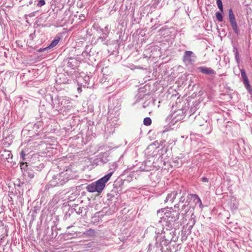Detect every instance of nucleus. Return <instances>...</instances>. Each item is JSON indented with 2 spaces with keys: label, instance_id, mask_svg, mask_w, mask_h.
<instances>
[{
  "label": "nucleus",
  "instance_id": "obj_7",
  "mask_svg": "<svg viewBox=\"0 0 252 252\" xmlns=\"http://www.w3.org/2000/svg\"><path fill=\"white\" fill-rule=\"evenodd\" d=\"M177 195V191H172L170 193H168L165 199V202L173 203L174 199L176 198Z\"/></svg>",
  "mask_w": 252,
  "mask_h": 252
},
{
  "label": "nucleus",
  "instance_id": "obj_9",
  "mask_svg": "<svg viewBox=\"0 0 252 252\" xmlns=\"http://www.w3.org/2000/svg\"><path fill=\"white\" fill-rule=\"evenodd\" d=\"M68 64L73 69H74L75 67L78 66V62L75 59L70 58L68 62Z\"/></svg>",
  "mask_w": 252,
  "mask_h": 252
},
{
  "label": "nucleus",
  "instance_id": "obj_21",
  "mask_svg": "<svg viewBox=\"0 0 252 252\" xmlns=\"http://www.w3.org/2000/svg\"><path fill=\"white\" fill-rule=\"evenodd\" d=\"M202 180L203 182H208V179L207 178H205V177H203L202 178Z\"/></svg>",
  "mask_w": 252,
  "mask_h": 252
},
{
  "label": "nucleus",
  "instance_id": "obj_11",
  "mask_svg": "<svg viewBox=\"0 0 252 252\" xmlns=\"http://www.w3.org/2000/svg\"><path fill=\"white\" fill-rule=\"evenodd\" d=\"M143 124L146 126H150L152 124V120L151 118L149 117H146L144 118L143 120Z\"/></svg>",
  "mask_w": 252,
  "mask_h": 252
},
{
  "label": "nucleus",
  "instance_id": "obj_5",
  "mask_svg": "<svg viewBox=\"0 0 252 252\" xmlns=\"http://www.w3.org/2000/svg\"><path fill=\"white\" fill-rule=\"evenodd\" d=\"M12 156L11 151L6 149L2 150L0 153V158L3 160H7L8 162L10 161L9 160L12 159Z\"/></svg>",
  "mask_w": 252,
  "mask_h": 252
},
{
  "label": "nucleus",
  "instance_id": "obj_2",
  "mask_svg": "<svg viewBox=\"0 0 252 252\" xmlns=\"http://www.w3.org/2000/svg\"><path fill=\"white\" fill-rule=\"evenodd\" d=\"M68 171L62 172L53 176L50 183L51 185L54 186H62L69 179L68 173Z\"/></svg>",
  "mask_w": 252,
  "mask_h": 252
},
{
  "label": "nucleus",
  "instance_id": "obj_6",
  "mask_svg": "<svg viewBox=\"0 0 252 252\" xmlns=\"http://www.w3.org/2000/svg\"><path fill=\"white\" fill-rule=\"evenodd\" d=\"M193 56V53L192 51H186L185 52L183 56V62L186 64H190L192 62L191 57Z\"/></svg>",
  "mask_w": 252,
  "mask_h": 252
},
{
  "label": "nucleus",
  "instance_id": "obj_22",
  "mask_svg": "<svg viewBox=\"0 0 252 252\" xmlns=\"http://www.w3.org/2000/svg\"><path fill=\"white\" fill-rule=\"evenodd\" d=\"M77 90H79V86L77 88Z\"/></svg>",
  "mask_w": 252,
  "mask_h": 252
},
{
  "label": "nucleus",
  "instance_id": "obj_20",
  "mask_svg": "<svg viewBox=\"0 0 252 252\" xmlns=\"http://www.w3.org/2000/svg\"><path fill=\"white\" fill-rule=\"evenodd\" d=\"M25 156H26L25 153L24 152V151H22L20 153V157L23 160H24L25 159Z\"/></svg>",
  "mask_w": 252,
  "mask_h": 252
},
{
  "label": "nucleus",
  "instance_id": "obj_10",
  "mask_svg": "<svg viewBox=\"0 0 252 252\" xmlns=\"http://www.w3.org/2000/svg\"><path fill=\"white\" fill-rule=\"evenodd\" d=\"M59 41H60L59 38H58L57 39H55L51 42L50 44L47 48L50 49V48H52L54 47L58 44V43L59 42Z\"/></svg>",
  "mask_w": 252,
  "mask_h": 252
},
{
  "label": "nucleus",
  "instance_id": "obj_8",
  "mask_svg": "<svg viewBox=\"0 0 252 252\" xmlns=\"http://www.w3.org/2000/svg\"><path fill=\"white\" fill-rule=\"evenodd\" d=\"M199 70L205 74H214L216 73L214 70L208 67H200Z\"/></svg>",
  "mask_w": 252,
  "mask_h": 252
},
{
  "label": "nucleus",
  "instance_id": "obj_1",
  "mask_svg": "<svg viewBox=\"0 0 252 252\" xmlns=\"http://www.w3.org/2000/svg\"><path fill=\"white\" fill-rule=\"evenodd\" d=\"M113 172L109 173L96 182H94L86 187L87 190L90 192H96L100 194L103 190L106 183L110 180Z\"/></svg>",
  "mask_w": 252,
  "mask_h": 252
},
{
  "label": "nucleus",
  "instance_id": "obj_3",
  "mask_svg": "<svg viewBox=\"0 0 252 252\" xmlns=\"http://www.w3.org/2000/svg\"><path fill=\"white\" fill-rule=\"evenodd\" d=\"M161 212L164 213L165 219H167L169 221L172 220H176L179 218V214L176 211H173L172 208L161 209Z\"/></svg>",
  "mask_w": 252,
  "mask_h": 252
},
{
  "label": "nucleus",
  "instance_id": "obj_4",
  "mask_svg": "<svg viewBox=\"0 0 252 252\" xmlns=\"http://www.w3.org/2000/svg\"><path fill=\"white\" fill-rule=\"evenodd\" d=\"M229 20L232 28V29L235 32L238 33V29L237 24L236 23V19L233 13V12L232 9H229Z\"/></svg>",
  "mask_w": 252,
  "mask_h": 252
},
{
  "label": "nucleus",
  "instance_id": "obj_18",
  "mask_svg": "<svg viewBox=\"0 0 252 252\" xmlns=\"http://www.w3.org/2000/svg\"><path fill=\"white\" fill-rule=\"evenodd\" d=\"M240 72H241V77L243 78V79L247 77V76L246 75V72L244 69H241Z\"/></svg>",
  "mask_w": 252,
  "mask_h": 252
},
{
  "label": "nucleus",
  "instance_id": "obj_19",
  "mask_svg": "<svg viewBox=\"0 0 252 252\" xmlns=\"http://www.w3.org/2000/svg\"><path fill=\"white\" fill-rule=\"evenodd\" d=\"M45 4V1L44 0H39L37 5L39 7H41Z\"/></svg>",
  "mask_w": 252,
  "mask_h": 252
},
{
  "label": "nucleus",
  "instance_id": "obj_15",
  "mask_svg": "<svg viewBox=\"0 0 252 252\" xmlns=\"http://www.w3.org/2000/svg\"><path fill=\"white\" fill-rule=\"evenodd\" d=\"M243 81H244V84L245 85V86L246 87L247 89H250L251 87V86H250V84L249 83L248 78L247 77V78L244 79Z\"/></svg>",
  "mask_w": 252,
  "mask_h": 252
},
{
  "label": "nucleus",
  "instance_id": "obj_17",
  "mask_svg": "<svg viewBox=\"0 0 252 252\" xmlns=\"http://www.w3.org/2000/svg\"><path fill=\"white\" fill-rule=\"evenodd\" d=\"M27 171L28 176L30 178H33V177L34 176V173H33V172L32 170H29V169H28Z\"/></svg>",
  "mask_w": 252,
  "mask_h": 252
},
{
  "label": "nucleus",
  "instance_id": "obj_16",
  "mask_svg": "<svg viewBox=\"0 0 252 252\" xmlns=\"http://www.w3.org/2000/svg\"><path fill=\"white\" fill-rule=\"evenodd\" d=\"M20 167H21V169H22V170L23 171H27V163H24V162H21L20 163Z\"/></svg>",
  "mask_w": 252,
  "mask_h": 252
},
{
  "label": "nucleus",
  "instance_id": "obj_13",
  "mask_svg": "<svg viewBox=\"0 0 252 252\" xmlns=\"http://www.w3.org/2000/svg\"><path fill=\"white\" fill-rule=\"evenodd\" d=\"M217 4L218 5V8L220 10V11L221 12H223V5L221 1V0H217Z\"/></svg>",
  "mask_w": 252,
  "mask_h": 252
},
{
  "label": "nucleus",
  "instance_id": "obj_12",
  "mask_svg": "<svg viewBox=\"0 0 252 252\" xmlns=\"http://www.w3.org/2000/svg\"><path fill=\"white\" fill-rule=\"evenodd\" d=\"M189 196L194 198V199H197L198 202L200 204V207H202V202L200 199V198L198 197V196L196 194H190Z\"/></svg>",
  "mask_w": 252,
  "mask_h": 252
},
{
  "label": "nucleus",
  "instance_id": "obj_14",
  "mask_svg": "<svg viewBox=\"0 0 252 252\" xmlns=\"http://www.w3.org/2000/svg\"><path fill=\"white\" fill-rule=\"evenodd\" d=\"M216 18H217V19L218 20V21H219V22L222 21L223 17H222V15L221 13H220L219 12H216Z\"/></svg>",
  "mask_w": 252,
  "mask_h": 252
}]
</instances>
